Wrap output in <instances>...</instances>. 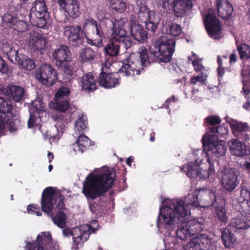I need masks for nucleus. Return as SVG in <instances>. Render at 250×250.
<instances>
[{
	"label": "nucleus",
	"mask_w": 250,
	"mask_h": 250,
	"mask_svg": "<svg viewBox=\"0 0 250 250\" xmlns=\"http://www.w3.org/2000/svg\"><path fill=\"white\" fill-rule=\"evenodd\" d=\"M12 28L17 31L18 33H22L28 29V25L26 22L23 21L19 20L17 19Z\"/></svg>",
	"instance_id": "obj_53"
},
{
	"label": "nucleus",
	"mask_w": 250,
	"mask_h": 250,
	"mask_svg": "<svg viewBox=\"0 0 250 250\" xmlns=\"http://www.w3.org/2000/svg\"><path fill=\"white\" fill-rule=\"evenodd\" d=\"M17 18L12 15L6 13L2 17L1 25L5 28H11L13 27L14 23L17 21Z\"/></svg>",
	"instance_id": "obj_44"
},
{
	"label": "nucleus",
	"mask_w": 250,
	"mask_h": 250,
	"mask_svg": "<svg viewBox=\"0 0 250 250\" xmlns=\"http://www.w3.org/2000/svg\"><path fill=\"white\" fill-rule=\"evenodd\" d=\"M222 240L224 245L226 247H231L236 239L234 237V234L228 229H224L222 232Z\"/></svg>",
	"instance_id": "obj_40"
},
{
	"label": "nucleus",
	"mask_w": 250,
	"mask_h": 250,
	"mask_svg": "<svg viewBox=\"0 0 250 250\" xmlns=\"http://www.w3.org/2000/svg\"><path fill=\"white\" fill-rule=\"evenodd\" d=\"M96 53L91 48H86L81 53L80 58L81 61L83 62H89L91 63L94 58L96 57Z\"/></svg>",
	"instance_id": "obj_43"
},
{
	"label": "nucleus",
	"mask_w": 250,
	"mask_h": 250,
	"mask_svg": "<svg viewBox=\"0 0 250 250\" xmlns=\"http://www.w3.org/2000/svg\"><path fill=\"white\" fill-rule=\"evenodd\" d=\"M237 60V56L235 50H234L229 57V62L232 64L236 62Z\"/></svg>",
	"instance_id": "obj_63"
},
{
	"label": "nucleus",
	"mask_w": 250,
	"mask_h": 250,
	"mask_svg": "<svg viewBox=\"0 0 250 250\" xmlns=\"http://www.w3.org/2000/svg\"><path fill=\"white\" fill-rule=\"evenodd\" d=\"M199 167L193 165H188L185 166L184 168L187 171V175L190 178H194L196 179L198 172H199Z\"/></svg>",
	"instance_id": "obj_48"
},
{
	"label": "nucleus",
	"mask_w": 250,
	"mask_h": 250,
	"mask_svg": "<svg viewBox=\"0 0 250 250\" xmlns=\"http://www.w3.org/2000/svg\"><path fill=\"white\" fill-rule=\"evenodd\" d=\"M17 63L23 69L28 70L34 69L36 66L35 62L33 59L22 53L21 54Z\"/></svg>",
	"instance_id": "obj_38"
},
{
	"label": "nucleus",
	"mask_w": 250,
	"mask_h": 250,
	"mask_svg": "<svg viewBox=\"0 0 250 250\" xmlns=\"http://www.w3.org/2000/svg\"><path fill=\"white\" fill-rule=\"evenodd\" d=\"M89 232L87 231H83L82 234H81L79 236H75L74 234V232H77V231L81 232V230L79 228H76L73 229L72 232L71 233V234L73 236V243L74 245L78 246L81 242H83L86 240L87 238L89 237V233L91 232L93 233L95 231V229L92 228L91 226H89Z\"/></svg>",
	"instance_id": "obj_37"
},
{
	"label": "nucleus",
	"mask_w": 250,
	"mask_h": 250,
	"mask_svg": "<svg viewBox=\"0 0 250 250\" xmlns=\"http://www.w3.org/2000/svg\"><path fill=\"white\" fill-rule=\"evenodd\" d=\"M0 94L7 96L15 102L19 103L24 99L25 90L24 88L15 84L8 85L0 90Z\"/></svg>",
	"instance_id": "obj_18"
},
{
	"label": "nucleus",
	"mask_w": 250,
	"mask_h": 250,
	"mask_svg": "<svg viewBox=\"0 0 250 250\" xmlns=\"http://www.w3.org/2000/svg\"><path fill=\"white\" fill-rule=\"evenodd\" d=\"M73 64L71 61L68 62L67 63H64V64L60 66H57L62 71L63 76L62 81L63 83H67L71 80L75 71Z\"/></svg>",
	"instance_id": "obj_35"
},
{
	"label": "nucleus",
	"mask_w": 250,
	"mask_h": 250,
	"mask_svg": "<svg viewBox=\"0 0 250 250\" xmlns=\"http://www.w3.org/2000/svg\"><path fill=\"white\" fill-rule=\"evenodd\" d=\"M115 173L106 169L104 172L89 175L83 187V193L87 200H94L104 195L112 187Z\"/></svg>",
	"instance_id": "obj_4"
},
{
	"label": "nucleus",
	"mask_w": 250,
	"mask_h": 250,
	"mask_svg": "<svg viewBox=\"0 0 250 250\" xmlns=\"http://www.w3.org/2000/svg\"><path fill=\"white\" fill-rule=\"evenodd\" d=\"M198 189H196L192 194L186 196L185 201L173 199L167 205L161 207L157 220L158 227L172 229L176 227V221L180 217H187L190 214L189 205L200 207Z\"/></svg>",
	"instance_id": "obj_2"
},
{
	"label": "nucleus",
	"mask_w": 250,
	"mask_h": 250,
	"mask_svg": "<svg viewBox=\"0 0 250 250\" xmlns=\"http://www.w3.org/2000/svg\"><path fill=\"white\" fill-rule=\"evenodd\" d=\"M231 219L229 226L238 229H246L250 227V214L241 213Z\"/></svg>",
	"instance_id": "obj_26"
},
{
	"label": "nucleus",
	"mask_w": 250,
	"mask_h": 250,
	"mask_svg": "<svg viewBox=\"0 0 250 250\" xmlns=\"http://www.w3.org/2000/svg\"><path fill=\"white\" fill-rule=\"evenodd\" d=\"M87 125V122L86 116L82 115V116H80L76 122L75 127L78 131L80 133L86 128Z\"/></svg>",
	"instance_id": "obj_51"
},
{
	"label": "nucleus",
	"mask_w": 250,
	"mask_h": 250,
	"mask_svg": "<svg viewBox=\"0 0 250 250\" xmlns=\"http://www.w3.org/2000/svg\"><path fill=\"white\" fill-rule=\"evenodd\" d=\"M233 208L240 213L250 214V190L246 186L242 188L240 198L234 201Z\"/></svg>",
	"instance_id": "obj_14"
},
{
	"label": "nucleus",
	"mask_w": 250,
	"mask_h": 250,
	"mask_svg": "<svg viewBox=\"0 0 250 250\" xmlns=\"http://www.w3.org/2000/svg\"><path fill=\"white\" fill-rule=\"evenodd\" d=\"M237 50L239 53L241 60H249L250 59V46L246 43L236 42Z\"/></svg>",
	"instance_id": "obj_41"
},
{
	"label": "nucleus",
	"mask_w": 250,
	"mask_h": 250,
	"mask_svg": "<svg viewBox=\"0 0 250 250\" xmlns=\"http://www.w3.org/2000/svg\"><path fill=\"white\" fill-rule=\"evenodd\" d=\"M32 5L35 6V9L36 8H41L43 10H47V6L45 2V0H35L32 3Z\"/></svg>",
	"instance_id": "obj_62"
},
{
	"label": "nucleus",
	"mask_w": 250,
	"mask_h": 250,
	"mask_svg": "<svg viewBox=\"0 0 250 250\" xmlns=\"http://www.w3.org/2000/svg\"><path fill=\"white\" fill-rule=\"evenodd\" d=\"M208 162L209 165L208 170H203L201 167H199L198 171L199 172H198V175H197V180H206L210 177L213 178V176L215 174L214 164L211 163L209 158L208 159Z\"/></svg>",
	"instance_id": "obj_36"
},
{
	"label": "nucleus",
	"mask_w": 250,
	"mask_h": 250,
	"mask_svg": "<svg viewBox=\"0 0 250 250\" xmlns=\"http://www.w3.org/2000/svg\"><path fill=\"white\" fill-rule=\"evenodd\" d=\"M217 13L222 19L229 20L231 17L233 8L227 0H219L217 3Z\"/></svg>",
	"instance_id": "obj_27"
},
{
	"label": "nucleus",
	"mask_w": 250,
	"mask_h": 250,
	"mask_svg": "<svg viewBox=\"0 0 250 250\" xmlns=\"http://www.w3.org/2000/svg\"><path fill=\"white\" fill-rule=\"evenodd\" d=\"M209 133H207L202 139L204 150H208L213 145L216 144V143L218 142L217 141L218 136L216 134L214 133L210 134Z\"/></svg>",
	"instance_id": "obj_39"
},
{
	"label": "nucleus",
	"mask_w": 250,
	"mask_h": 250,
	"mask_svg": "<svg viewBox=\"0 0 250 250\" xmlns=\"http://www.w3.org/2000/svg\"><path fill=\"white\" fill-rule=\"evenodd\" d=\"M35 78L40 83L51 86L58 80L57 72L51 64L45 63L36 71Z\"/></svg>",
	"instance_id": "obj_11"
},
{
	"label": "nucleus",
	"mask_w": 250,
	"mask_h": 250,
	"mask_svg": "<svg viewBox=\"0 0 250 250\" xmlns=\"http://www.w3.org/2000/svg\"><path fill=\"white\" fill-rule=\"evenodd\" d=\"M162 25V31L165 34H169L174 37H177L182 33V27L178 24L174 22L163 21Z\"/></svg>",
	"instance_id": "obj_33"
},
{
	"label": "nucleus",
	"mask_w": 250,
	"mask_h": 250,
	"mask_svg": "<svg viewBox=\"0 0 250 250\" xmlns=\"http://www.w3.org/2000/svg\"><path fill=\"white\" fill-rule=\"evenodd\" d=\"M21 54L18 50L12 48L11 50H9L7 56L11 62L16 63L18 61L19 58H20Z\"/></svg>",
	"instance_id": "obj_55"
},
{
	"label": "nucleus",
	"mask_w": 250,
	"mask_h": 250,
	"mask_svg": "<svg viewBox=\"0 0 250 250\" xmlns=\"http://www.w3.org/2000/svg\"><path fill=\"white\" fill-rule=\"evenodd\" d=\"M221 122V120L219 116L211 115L205 119L204 125L206 126H208V128L209 127V125L214 126L216 125L220 124Z\"/></svg>",
	"instance_id": "obj_50"
},
{
	"label": "nucleus",
	"mask_w": 250,
	"mask_h": 250,
	"mask_svg": "<svg viewBox=\"0 0 250 250\" xmlns=\"http://www.w3.org/2000/svg\"><path fill=\"white\" fill-rule=\"evenodd\" d=\"M202 59H195L192 61V63L194 67L195 71L196 72H200L201 73L204 70L205 67L203 65L202 63Z\"/></svg>",
	"instance_id": "obj_57"
},
{
	"label": "nucleus",
	"mask_w": 250,
	"mask_h": 250,
	"mask_svg": "<svg viewBox=\"0 0 250 250\" xmlns=\"http://www.w3.org/2000/svg\"><path fill=\"white\" fill-rule=\"evenodd\" d=\"M175 40L167 36H162L153 42L149 47L150 59L146 47L139 48L136 53L131 54L129 57L124 59L119 72L126 77L133 76L135 72L139 75L140 70L147 66L153 61L158 63L169 62L175 51Z\"/></svg>",
	"instance_id": "obj_1"
},
{
	"label": "nucleus",
	"mask_w": 250,
	"mask_h": 250,
	"mask_svg": "<svg viewBox=\"0 0 250 250\" xmlns=\"http://www.w3.org/2000/svg\"><path fill=\"white\" fill-rule=\"evenodd\" d=\"M25 4H22V6L23 7H24L26 10H28V14H35L36 15V13L37 14H42V13H43V14H45V12H48L47 10H43V11H42V9L41 8H36V9H35V6H32V7L31 8H29V7H28V8H26V6H24L23 5H24Z\"/></svg>",
	"instance_id": "obj_60"
},
{
	"label": "nucleus",
	"mask_w": 250,
	"mask_h": 250,
	"mask_svg": "<svg viewBox=\"0 0 250 250\" xmlns=\"http://www.w3.org/2000/svg\"><path fill=\"white\" fill-rule=\"evenodd\" d=\"M207 77V75L202 72L200 75L192 77L190 83L192 85H202L205 83Z\"/></svg>",
	"instance_id": "obj_49"
},
{
	"label": "nucleus",
	"mask_w": 250,
	"mask_h": 250,
	"mask_svg": "<svg viewBox=\"0 0 250 250\" xmlns=\"http://www.w3.org/2000/svg\"><path fill=\"white\" fill-rule=\"evenodd\" d=\"M59 6L64 12L56 13L55 17L60 22L66 23L69 20L70 17L72 19L77 18L80 15V3L77 0H56Z\"/></svg>",
	"instance_id": "obj_9"
},
{
	"label": "nucleus",
	"mask_w": 250,
	"mask_h": 250,
	"mask_svg": "<svg viewBox=\"0 0 250 250\" xmlns=\"http://www.w3.org/2000/svg\"><path fill=\"white\" fill-rule=\"evenodd\" d=\"M226 150V142L221 141L216 143V144L213 145L208 150L204 151L206 152L208 156L210 155L212 157L219 158L225 154Z\"/></svg>",
	"instance_id": "obj_30"
},
{
	"label": "nucleus",
	"mask_w": 250,
	"mask_h": 250,
	"mask_svg": "<svg viewBox=\"0 0 250 250\" xmlns=\"http://www.w3.org/2000/svg\"><path fill=\"white\" fill-rule=\"evenodd\" d=\"M89 209L93 213H98L103 210L104 207L102 202L93 201L89 203Z\"/></svg>",
	"instance_id": "obj_56"
},
{
	"label": "nucleus",
	"mask_w": 250,
	"mask_h": 250,
	"mask_svg": "<svg viewBox=\"0 0 250 250\" xmlns=\"http://www.w3.org/2000/svg\"><path fill=\"white\" fill-rule=\"evenodd\" d=\"M228 128L223 126H211L208 127L207 129V133H218L221 136L228 133Z\"/></svg>",
	"instance_id": "obj_54"
},
{
	"label": "nucleus",
	"mask_w": 250,
	"mask_h": 250,
	"mask_svg": "<svg viewBox=\"0 0 250 250\" xmlns=\"http://www.w3.org/2000/svg\"><path fill=\"white\" fill-rule=\"evenodd\" d=\"M118 74L113 73H105L103 71V68L99 75V84L105 88L115 87L119 83Z\"/></svg>",
	"instance_id": "obj_22"
},
{
	"label": "nucleus",
	"mask_w": 250,
	"mask_h": 250,
	"mask_svg": "<svg viewBox=\"0 0 250 250\" xmlns=\"http://www.w3.org/2000/svg\"><path fill=\"white\" fill-rule=\"evenodd\" d=\"M200 207L205 208L214 205L216 200L215 191L208 188L198 189Z\"/></svg>",
	"instance_id": "obj_20"
},
{
	"label": "nucleus",
	"mask_w": 250,
	"mask_h": 250,
	"mask_svg": "<svg viewBox=\"0 0 250 250\" xmlns=\"http://www.w3.org/2000/svg\"><path fill=\"white\" fill-rule=\"evenodd\" d=\"M130 27L131 36L135 40L140 43L147 41V34L142 25L134 21L131 22Z\"/></svg>",
	"instance_id": "obj_25"
},
{
	"label": "nucleus",
	"mask_w": 250,
	"mask_h": 250,
	"mask_svg": "<svg viewBox=\"0 0 250 250\" xmlns=\"http://www.w3.org/2000/svg\"><path fill=\"white\" fill-rule=\"evenodd\" d=\"M8 71V65L0 55V72L2 74H6Z\"/></svg>",
	"instance_id": "obj_61"
},
{
	"label": "nucleus",
	"mask_w": 250,
	"mask_h": 250,
	"mask_svg": "<svg viewBox=\"0 0 250 250\" xmlns=\"http://www.w3.org/2000/svg\"><path fill=\"white\" fill-rule=\"evenodd\" d=\"M195 243L198 244L201 250H212L213 249V240L205 233L198 234L193 238Z\"/></svg>",
	"instance_id": "obj_29"
},
{
	"label": "nucleus",
	"mask_w": 250,
	"mask_h": 250,
	"mask_svg": "<svg viewBox=\"0 0 250 250\" xmlns=\"http://www.w3.org/2000/svg\"><path fill=\"white\" fill-rule=\"evenodd\" d=\"M184 221V226L188 228L189 234L191 236L200 234L205 229V220L203 218Z\"/></svg>",
	"instance_id": "obj_23"
},
{
	"label": "nucleus",
	"mask_w": 250,
	"mask_h": 250,
	"mask_svg": "<svg viewBox=\"0 0 250 250\" xmlns=\"http://www.w3.org/2000/svg\"><path fill=\"white\" fill-rule=\"evenodd\" d=\"M70 99H55V102L51 104V107L54 109L61 112H64L70 107Z\"/></svg>",
	"instance_id": "obj_42"
},
{
	"label": "nucleus",
	"mask_w": 250,
	"mask_h": 250,
	"mask_svg": "<svg viewBox=\"0 0 250 250\" xmlns=\"http://www.w3.org/2000/svg\"><path fill=\"white\" fill-rule=\"evenodd\" d=\"M83 28L87 43L92 46L101 47L104 37L101 24L92 18L89 17L84 19Z\"/></svg>",
	"instance_id": "obj_6"
},
{
	"label": "nucleus",
	"mask_w": 250,
	"mask_h": 250,
	"mask_svg": "<svg viewBox=\"0 0 250 250\" xmlns=\"http://www.w3.org/2000/svg\"><path fill=\"white\" fill-rule=\"evenodd\" d=\"M112 22L113 33L109 41L104 47L105 65L108 67L112 64V60L110 59L118 55L121 44L127 49L132 44L130 37L127 36L125 26L127 23L122 19H115Z\"/></svg>",
	"instance_id": "obj_3"
},
{
	"label": "nucleus",
	"mask_w": 250,
	"mask_h": 250,
	"mask_svg": "<svg viewBox=\"0 0 250 250\" xmlns=\"http://www.w3.org/2000/svg\"><path fill=\"white\" fill-rule=\"evenodd\" d=\"M12 108L10 101L0 98V137L4 135L6 125L11 132L18 130L17 124L19 123V121L13 120L14 116L11 112Z\"/></svg>",
	"instance_id": "obj_7"
},
{
	"label": "nucleus",
	"mask_w": 250,
	"mask_h": 250,
	"mask_svg": "<svg viewBox=\"0 0 250 250\" xmlns=\"http://www.w3.org/2000/svg\"><path fill=\"white\" fill-rule=\"evenodd\" d=\"M200 248L192 238L187 245L184 246L183 249L184 250H201Z\"/></svg>",
	"instance_id": "obj_59"
},
{
	"label": "nucleus",
	"mask_w": 250,
	"mask_h": 250,
	"mask_svg": "<svg viewBox=\"0 0 250 250\" xmlns=\"http://www.w3.org/2000/svg\"><path fill=\"white\" fill-rule=\"evenodd\" d=\"M229 146L232 154L242 157L250 154V149L247 148L244 143L238 139H233L229 142Z\"/></svg>",
	"instance_id": "obj_28"
},
{
	"label": "nucleus",
	"mask_w": 250,
	"mask_h": 250,
	"mask_svg": "<svg viewBox=\"0 0 250 250\" xmlns=\"http://www.w3.org/2000/svg\"><path fill=\"white\" fill-rule=\"evenodd\" d=\"M186 217L182 218L180 217L176 221V227L172 229L167 230L168 231H172L176 227H178V229L176 230V234L177 238L181 240H184L186 239L188 236H191L189 234L188 229V228L184 226V220H186Z\"/></svg>",
	"instance_id": "obj_32"
},
{
	"label": "nucleus",
	"mask_w": 250,
	"mask_h": 250,
	"mask_svg": "<svg viewBox=\"0 0 250 250\" xmlns=\"http://www.w3.org/2000/svg\"><path fill=\"white\" fill-rule=\"evenodd\" d=\"M110 6L113 10L122 13L126 8V5L124 0H116L109 3Z\"/></svg>",
	"instance_id": "obj_47"
},
{
	"label": "nucleus",
	"mask_w": 250,
	"mask_h": 250,
	"mask_svg": "<svg viewBox=\"0 0 250 250\" xmlns=\"http://www.w3.org/2000/svg\"><path fill=\"white\" fill-rule=\"evenodd\" d=\"M54 195V190L52 187H47L43 190L41 201V208L52 219L54 224L60 228H64L66 226L67 215L62 211H58L55 215L53 213Z\"/></svg>",
	"instance_id": "obj_5"
},
{
	"label": "nucleus",
	"mask_w": 250,
	"mask_h": 250,
	"mask_svg": "<svg viewBox=\"0 0 250 250\" xmlns=\"http://www.w3.org/2000/svg\"><path fill=\"white\" fill-rule=\"evenodd\" d=\"M70 93V90L69 88L62 86L56 92L55 99H69L68 96Z\"/></svg>",
	"instance_id": "obj_46"
},
{
	"label": "nucleus",
	"mask_w": 250,
	"mask_h": 250,
	"mask_svg": "<svg viewBox=\"0 0 250 250\" xmlns=\"http://www.w3.org/2000/svg\"><path fill=\"white\" fill-rule=\"evenodd\" d=\"M91 141L85 135L79 136L77 142L73 145V148L76 152L83 153L91 146Z\"/></svg>",
	"instance_id": "obj_34"
},
{
	"label": "nucleus",
	"mask_w": 250,
	"mask_h": 250,
	"mask_svg": "<svg viewBox=\"0 0 250 250\" xmlns=\"http://www.w3.org/2000/svg\"><path fill=\"white\" fill-rule=\"evenodd\" d=\"M221 184L222 188L229 192H231L235 189L239 184V181L234 169L225 170Z\"/></svg>",
	"instance_id": "obj_19"
},
{
	"label": "nucleus",
	"mask_w": 250,
	"mask_h": 250,
	"mask_svg": "<svg viewBox=\"0 0 250 250\" xmlns=\"http://www.w3.org/2000/svg\"><path fill=\"white\" fill-rule=\"evenodd\" d=\"M216 214L219 221L222 223H226L228 218L226 214V211L225 208L223 206L218 207L216 208Z\"/></svg>",
	"instance_id": "obj_52"
},
{
	"label": "nucleus",
	"mask_w": 250,
	"mask_h": 250,
	"mask_svg": "<svg viewBox=\"0 0 250 250\" xmlns=\"http://www.w3.org/2000/svg\"><path fill=\"white\" fill-rule=\"evenodd\" d=\"M83 31L80 25H71L64 27L63 35L69 44L74 47L80 46L83 42Z\"/></svg>",
	"instance_id": "obj_12"
},
{
	"label": "nucleus",
	"mask_w": 250,
	"mask_h": 250,
	"mask_svg": "<svg viewBox=\"0 0 250 250\" xmlns=\"http://www.w3.org/2000/svg\"><path fill=\"white\" fill-rule=\"evenodd\" d=\"M160 5L165 9L172 10L175 16L182 17L193 6L192 0H160Z\"/></svg>",
	"instance_id": "obj_10"
},
{
	"label": "nucleus",
	"mask_w": 250,
	"mask_h": 250,
	"mask_svg": "<svg viewBox=\"0 0 250 250\" xmlns=\"http://www.w3.org/2000/svg\"><path fill=\"white\" fill-rule=\"evenodd\" d=\"M47 42V38L42 34L37 31L30 32L28 44L32 50L40 51L41 54H43V51L46 49Z\"/></svg>",
	"instance_id": "obj_13"
},
{
	"label": "nucleus",
	"mask_w": 250,
	"mask_h": 250,
	"mask_svg": "<svg viewBox=\"0 0 250 250\" xmlns=\"http://www.w3.org/2000/svg\"><path fill=\"white\" fill-rule=\"evenodd\" d=\"M57 66H60L64 63L71 61V53L69 47L65 45H61L55 49L52 54Z\"/></svg>",
	"instance_id": "obj_21"
},
{
	"label": "nucleus",
	"mask_w": 250,
	"mask_h": 250,
	"mask_svg": "<svg viewBox=\"0 0 250 250\" xmlns=\"http://www.w3.org/2000/svg\"><path fill=\"white\" fill-rule=\"evenodd\" d=\"M230 127L238 140L245 142L250 140V127L247 123L236 121L232 123Z\"/></svg>",
	"instance_id": "obj_17"
},
{
	"label": "nucleus",
	"mask_w": 250,
	"mask_h": 250,
	"mask_svg": "<svg viewBox=\"0 0 250 250\" xmlns=\"http://www.w3.org/2000/svg\"><path fill=\"white\" fill-rule=\"evenodd\" d=\"M82 79V87L83 90L91 93L96 89V80L91 73H88L83 75Z\"/></svg>",
	"instance_id": "obj_31"
},
{
	"label": "nucleus",
	"mask_w": 250,
	"mask_h": 250,
	"mask_svg": "<svg viewBox=\"0 0 250 250\" xmlns=\"http://www.w3.org/2000/svg\"><path fill=\"white\" fill-rule=\"evenodd\" d=\"M28 211L35 213L37 216H40L42 215V210H41L40 208L38 205L33 204L27 206V208Z\"/></svg>",
	"instance_id": "obj_58"
},
{
	"label": "nucleus",
	"mask_w": 250,
	"mask_h": 250,
	"mask_svg": "<svg viewBox=\"0 0 250 250\" xmlns=\"http://www.w3.org/2000/svg\"><path fill=\"white\" fill-rule=\"evenodd\" d=\"M204 22L206 29L210 37H213L220 34L221 25L214 13L208 12L204 19Z\"/></svg>",
	"instance_id": "obj_16"
},
{
	"label": "nucleus",
	"mask_w": 250,
	"mask_h": 250,
	"mask_svg": "<svg viewBox=\"0 0 250 250\" xmlns=\"http://www.w3.org/2000/svg\"><path fill=\"white\" fill-rule=\"evenodd\" d=\"M54 190V202L53 203V206L57 202V204L56 205V208L59 210L58 211H62L65 209V205L64 203V197L60 192L56 193V188L53 187Z\"/></svg>",
	"instance_id": "obj_45"
},
{
	"label": "nucleus",
	"mask_w": 250,
	"mask_h": 250,
	"mask_svg": "<svg viewBox=\"0 0 250 250\" xmlns=\"http://www.w3.org/2000/svg\"><path fill=\"white\" fill-rule=\"evenodd\" d=\"M36 120V117L33 115L30 114L28 121V128H31L34 126Z\"/></svg>",
	"instance_id": "obj_64"
},
{
	"label": "nucleus",
	"mask_w": 250,
	"mask_h": 250,
	"mask_svg": "<svg viewBox=\"0 0 250 250\" xmlns=\"http://www.w3.org/2000/svg\"><path fill=\"white\" fill-rule=\"evenodd\" d=\"M137 9L138 20L145 23L147 30L154 33L160 21L159 17L156 16L154 11L150 10L145 0H137Z\"/></svg>",
	"instance_id": "obj_8"
},
{
	"label": "nucleus",
	"mask_w": 250,
	"mask_h": 250,
	"mask_svg": "<svg viewBox=\"0 0 250 250\" xmlns=\"http://www.w3.org/2000/svg\"><path fill=\"white\" fill-rule=\"evenodd\" d=\"M20 12L21 15L24 17H26L29 19L31 24L34 26L41 28H44L47 23V20L49 18V13L45 12V14H28V11L26 10L24 7L20 4Z\"/></svg>",
	"instance_id": "obj_15"
},
{
	"label": "nucleus",
	"mask_w": 250,
	"mask_h": 250,
	"mask_svg": "<svg viewBox=\"0 0 250 250\" xmlns=\"http://www.w3.org/2000/svg\"><path fill=\"white\" fill-rule=\"evenodd\" d=\"M51 235L49 232H43L38 235L36 241L33 243L28 242L25 249L28 250H46L43 248L44 243L52 241Z\"/></svg>",
	"instance_id": "obj_24"
}]
</instances>
